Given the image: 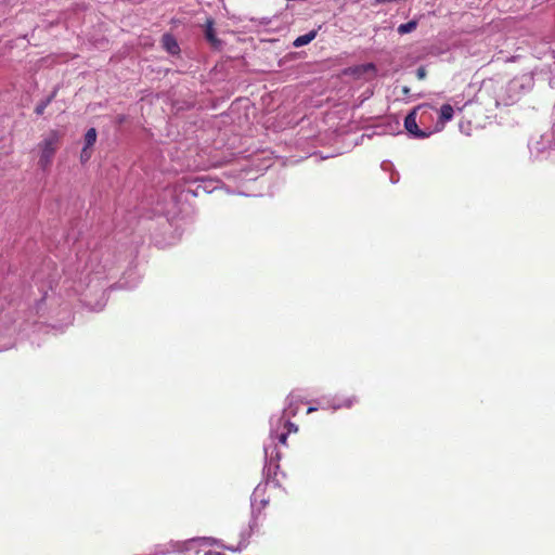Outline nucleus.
<instances>
[{
	"instance_id": "7",
	"label": "nucleus",
	"mask_w": 555,
	"mask_h": 555,
	"mask_svg": "<svg viewBox=\"0 0 555 555\" xmlns=\"http://www.w3.org/2000/svg\"><path fill=\"white\" fill-rule=\"evenodd\" d=\"M317 34H318V31L315 29L310 30L309 33H307V34H305L302 36L297 37L294 40L293 46L295 48L304 47V46L310 43L317 37Z\"/></svg>"
},
{
	"instance_id": "10",
	"label": "nucleus",
	"mask_w": 555,
	"mask_h": 555,
	"mask_svg": "<svg viewBox=\"0 0 555 555\" xmlns=\"http://www.w3.org/2000/svg\"><path fill=\"white\" fill-rule=\"evenodd\" d=\"M96 141V131L94 128H90L85 135L86 147L92 146Z\"/></svg>"
},
{
	"instance_id": "12",
	"label": "nucleus",
	"mask_w": 555,
	"mask_h": 555,
	"mask_svg": "<svg viewBox=\"0 0 555 555\" xmlns=\"http://www.w3.org/2000/svg\"><path fill=\"white\" fill-rule=\"evenodd\" d=\"M351 405H352V400H351V399H348L345 403H337V404H336V403H333V404H332V408H333L334 410H336V409H339V408H343V406H345V408H350Z\"/></svg>"
},
{
	"instance_id": "11",
	"label": "nucleus",
	"mask_w": 555,
	"mask_h": 555,
	"mask_svg": "<svg viewBox=\"0 0 555 555\" xmlns=\"http://www.w3.org/2000/svg\"><path fill=\"white\" fill-rule=\"evenodd\" d=\"M282 423L284 424V427L287 428V433H296L298 430V427L292 423L289 420H286V421H282Z\"/></svg>"
},
{
	"instance_id": "2",
	"label": "nucleus",
	"mask_w": 555,
	"mask_h": 555,
	"mask_svg": "<svg viewBox=\"0 0 555 555\" xmlns=\"http://www.w3.org/2000/svg\"><path fill=\"white\" fill-rule=\"evenodd\" d=\"M430 109L429 105H420L404 118V128L413 138L425 139L435 132L428 127L420 128V126H424V117L429 115Z\"/></svg>"
},
{
	"instance_id": "5",
	"label": "nucleus",
	"mask_w": 555,
	"mask_h": 555,
	"mask_svg": "<svg viewBox=\"0 0 555 555\" xmlns=\"http://www.w3.org/2000/svg\"><path fill=\"white\" fill-rule=\"evenodd\" d=\"M453 112V107L450 104H443L440 108L439 121L433 130H435V132L440 131L444 124L452 119Z\"/></svg>"
},
{
	"instance_id": "18",
	"label": "nucleus",
	"mask_w": 555,
	"mask_h": 555,
	"mask_svg": "<svg viewBox=\"0 0 555 555\" xmlns=\"http://www.w3.org/2000/svg\"><path fill=\"white\" fill-rule=\"evenodd\" d=\"M228 548L231 550L232 552L241 551V547L240 548L228 547Z\"/></svg>"
},
{
	"instance_id": "15",
	"label": "nucleus",
	"mask_w": 555,
	"mask_h": 555,
	"mask_svg": "<svg viewBox=\"0 0 555 555\" xmlns=\"http://www.w3.org/2000/svg\"><path fill=\"white\" fill-rule=\"evenodd\" d=\"M433 111H434V108L431 107L430 113H428L429 115L424 117V126L426 125V121L433 117Z\"/></svg>"
},
{
	"instance_id": "13",
	"label": "nucleus",
	"mask_w": 555,
	"mask_h": 555,
	"mask_svg": "<svg viewBox=\"0 0 555 555\" xmlns=\"http://www.w3.org/2000/svg\"><path fill=\"white\" fill-rule=\"evenodd\" d=\"M88 149L89 147H86V146L83 147L81 155H80L81 162H87L90 158V153L88 152Z\"/></svg>"
},
{
	"instance_id": "9",
	"label": "nucleus",
	"mask_w": 555,
	"mask_h": 555,
	"mask_svg": "<svg viewBox=\"0 0 555 555\" xmlns=\"http://www.w3.org/2000/svg\"><path fill=\"white\" fill-rule=\"evenodd\" d=\"M416 26H417L416 21H410L405 24L399 25L398 33L401 35L409 34V33L413 31L416 28Z\"/></svg>"
},
{
	"instance_id": "4",
	"label": "nucleus",
	"mask_w": 555,
	"mask_h": 555,
	"mask_svg": "<svg viewBox=\"0 0 555 555\" xmlns=\"http://www.w3.org/2000/svg\"><path fill=\"white\" fill-rule=\"evenodd\" d=\"M205 38L214 49L220 50L222 48V41L217 38L211 20L206 22Z\"/></svg>"
},
{
	"instance_id": "6",
	"label": "nucleus",
	"mask_w": 555,
	"mask_h": 555,
	"mask_svg": "<svg viewBox=\"0 0 555 555\" xmlns=\"http://www.w3.org/2000/svg\"><path fill=\"white\" fill-rule=\"evenodd\" d=\"M162 43H163V47L170 53V54H176L179 52V46L176 41V39L169 35V34H165L163 36V40H162Z\"/></svg>"
},
{
	"instance_id": "8",
	"label": "nucleus",
	"mask_w": 555,
	"mask_h": 555,
	"mask_svg": "<svg viewBox=\"0 0 555 555\" xmlns=\"http://www.w3.org/2000/svg\"><path fill=\"white\" fill-rule=\"evenodd\" d=\"M55 96V91L52 92L46 100L41 101L35 108L37 115H42L47 106L51 103V101Z\"/></svg>"
},
{
	"instance_id": "3",
	"label": "nucleus",
	"mask_w": 555,
	"mask_h": 555,
	"mask_svg": "<svg viewBox=\"0 0 555 555\" xmlns=\"http://www.w3.org/2000/svg\"><path fill=\"white\" fill-rule=\"evenodd\" d=\"M286 406L284 408L283 412H282V415L279 416V417H271L270 420V426H271V429H270V435L271 437L273 436H276V439L279 440L280 443L282 444H285L286 443V440H287V436H288V433H281V434H278L281 425H282V421L284 420V417H293L297 414L298 410H299V403L301 402L300 398L298 395L292 392L287 399H286Z\"/></svg>"
},
{
	"instance_id": "19",
	"label": "nucleus",
	"mask_w": 555,
	"mask_h": 555,
	"mask_svg": "<svg viewBox=\"0 0 555 555\" xmlns=\"http://www.w3.org/2000/svg\"><path fill=\"white\" fill-rule=\"evenodd\" d=\"M403 92H404V93H408V92H409V89H408V88H404V89H403Z\"/></svg>"
},
{
	"instance_id": "1",
	"label": "nucleus",
	"mask_w": 555,
	"mask_h": 555,
	"mask_svg": "<svg viewBox=\"0 0 555 555\" xmlns=\"http://www.w3.org/2000/svg\"><path fill=\"white\" fill-rule=\"evenodd\" d=\"M61 133L56 130H51L42 137V140L37 144L36 151L38 156V167L46 171L52 165L54 155L61 144Z\"/></svg>"
},
{
	"instance_id": "14",
	"label": "nucleus",
	"mask_w": 555,
	"mask_h": 555,
	"mask_svg": "<svg viewBox=\"0 0 555 555\" xmlns=\"http://www.w3.org/2000/svg\"><path fill=\"white\" fill-rule=\"evenodd\" d=\"M416 77L422 80L426 77V69L424 67H420L416 70Z\"/></svg>"
},
{
	"instance_id": "17",
	"label": "nucleus",
	"mask_w": 555,
	"mask_h": 555,
	"mask_svg": "<svg viewBox=\"0 0 555 555\" xmlns=\"http://www.w3.org/2000/svg\"><path fill=\"white\" fill-rule=\"evenodd\" d=\"M317 411V408L314 406H310L308 410H307V413L310 414L312 412Z\"/></svg>"
},
{
	"instance_id": "16",
	"label": "nucleus",
	"mask_w": 555,
	"mask_h": 555,
	"mask_svg": "<svg viewBox=\"0 0 555 555\" xmlns=\"http://www.w3.org/2000/svg\"><path fill=\"white\" fill-rule=\"evenodd\" d=\"M205 555H224V554H222L220 552H212V551H210V552H207Z\"/></svg>"
}]
</instances>
